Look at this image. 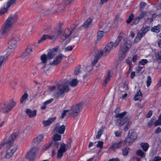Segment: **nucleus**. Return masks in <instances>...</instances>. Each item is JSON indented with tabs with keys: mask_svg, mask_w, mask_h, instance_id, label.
<instances>
[{
	"mask_svg": "<svg viewBox=\"0 0 161 161\" xmlns=\"http://www.w3.org/2000/svg\"><path fill=\"white\" fill-rule=\"evenodd\" d=\"M19 134V132L18 131L12 134L11 135L10 139L7 141H5L6 140V139H4V142H2L0 145V149L2 147L4 146L5 145H7V152L5 156L6 158L9 159L10 158L16 151L17 147L14 145H12V144Z\"/></svg>",
	"mask_w": 161,
	"mask_h": 161,
	"instance_id": "f257e3e1",
	"label": "nucleus"
},
{
	"mask_svg": "<svg viewBox=\"0 0 161 161\" xmlns=\"http://www.w3.org/2000/svg\"><path fill=\"white\" fill-rule=\"evenodd\" d=\"M120 110V108H118L115 110V113L116 114L115 117L118 118L115 120V124L116 125L120 127L126 123L124 130L125 131H126L130 127L132 122L128 117H124L126 114V112L118 114Z\"/></svg>",
	"mask_w": 161,
	"mask_h": 161,
	"instance_id": "f03ea898",
	"label": "nucleus"
},
{
	"mask_svg": "<svg viewBox=\"0 0 161 161\" xmlns=\"http://www.w3.org/2000/svg\"><path fill=\"white\" fill-rule=\"evenodd\" d=\"M69 82L65 80L62 83L57 84V88L54 86H50L49 90L51 92L55 90L53 96L58 99L60 97H63L65 93L68 92L69 90Z\"/></svg>",
	"mask_w": 161,
	"mask_h": 161,
	"instance_id": "7ed1b4c3",
	"label": "nucleus"
},
{
	"mask_svg": "<svg viewBox=\"0 0 161 161\" xmlns=\"http://www.w3.org/2000/svg\"><path fill=\"white\" fill-rule=\"evenodd\" d=\"M17 20V16L16 14H14L10 16L2 26L0 31V34L4 35L8 32L11 29Z\"/></svg>",
	"mask_w": 161,
	"mask_h": 161,
	"instance_id": "20e7f679",
	"label": "nucleus"
},
{
	"mask_svg": "<svg viewBox=\"0 0 161 161\" xmlns=\"http://www.w3.org/2000/svg\"><path fill=\"white\" fill-rule=\"evenodd\" d=\"M113 44V42H110L105 46L103 50L100 51L97 54L93 62H94V64L96 63L101 57L105 56L108 53L112 48Z\"/></svg>",
	"mask_w": 161,
	"mask_h": 161,
	"instance_id": "39448f33",
	"label": "nucleus"
},
{
	"mask_svg": "<svg viewBox=\"0 0 161 161\" xmlns=\"http://www.w3.org/2000/svg\"><path fill=\"white\" fill-rule=\"evenodd\" d=\"M39 148L37 147L34 146L30 150L26 155V157L29 161H33L36 158L37 153L39 151Z\"/></svg>",
	"mask_w": 161,
	"mask_h": 161,
	"instance_id": "423d86ee",
	"label": "nucleus"
},
{
	"mask_svg": "<svg viewBox=\"0 0 161 161\" xmlns=\"http://www.w3.org/2000/svg\"><path fill=\"white\" fill-rule=\"evenodd\" d=\"M132 42L129 40H127L122 44L120 46V51L124 54L127 53V51L131 47Z\"/></svg>",
	"mask_w": 161,
	"mask_h": 161,
	"instance_id": "0eeeda50",
	"label": "nucleus"
},
{
	"mask_svg": "<svg viewBox=\"0 0 161 161\" xmlns=\"http://www.w3.org/2000/svg\"><path fill=\"white\" fill-rule=\"evenodd\" d=\"M150 30V27L149 26L142 27L138 32L137 35L135 39V41L136 42H139Z\"/></svg>",
	"mask_w": 161,
	"mask_h": 161,
	"instance_id": "6e6552de",
	"label": "nucleus"
},
{
	"mask_svg": "<svg viewBox=\"0 0 161 161\" xmlns=\"http://www.w3.org/2000/svg\"><path fill=\"white\" fill-rule=\"evenodd\" d=\"M82 103H79L75 105L72 106L71 109L69 110V114L72 115L74 117H76L79 112L80 108L81 107Z\"/></svg>",
	"mask_w": 161,
	"mask_h": 161,
	"instance_id": "1a4fd4ad",
	"label": "nucleus"
},
{
	"mask_svg": "<svg viewBox=\"0 0 161 161\" xmlns=\"http://www.w3.org/2000/svg\"><path fill=\"white\" fill-rule=\"evenodd\" d=\"M19 40V38L17 36H15L12 38L8 42V48L11 49H14L16 46L17 42Z\"/></svg>",
	"mask_w": 161,
	"mask_h": 161,
	"instance_id": "9d476101",
	"label": "nucleus"
},
{
	"mask_svg": "<svg viewBox=\"0 0 161 161\" xmlns=\"http://www.w3.org/2000/svg\"><path fill=\"white\" fill-rule=\"evenodd\" d=\"M64 56L62 54H60L58 56L56 57L53 61L50 62L49 64L50 65H58L62 61Z\"/></svg>",
	"mask_w": 161,
	"mask_h": 161,
	"instance_id": "9b49d317",
	"label": "nucleus"
},
{
	"mask_svg": "<svg viewBox=\"0 0 161 161\" xmlns=\"http://www.w3.org/2000/svg\"><path fill=\"white\" fill-rule=\"evenodd\" d=\"M59 48V47L56 46L54 48L50 50L48 52L47 55L48 57V59H52L57 54V51Z\"/></svg>",
	"mask_w": 161,
	"mask_h": 161,
	"instance_id": "f8f14e48",
	"label": "nucleus"
},
{
	"mask_svg": "<svg viewBox=\"0 0 161 161\" xmlns=\"http://www.w3.org/2000/svg\"><path fill=\"white\" fill-rule=\"evenodd\" d=\"M44 136L42 135H39L36 137L32 141V143L36 146L38 145L43 140Z\"/></svg>",
	"mask_w": 161,
	"mask_h": 161,
	"instance_id": "ddd939ff",
	"label": "nucleus"
},
{
	"mask_svg": "<svg viewBox=\"0 0 161 161\" xmlns=\"http://www.w3.org/2000/svg\"><path fill=\"white\" fill-rule=\"evenodd\" d=\"M8 104L5 103L3 102L0 104V111H2L3 113H7L9 112L8 108Z\"/></svg>",
	"mask_w": 161,
	"mask_h": 161,
	"instance_id": "4468645a",
	"label": "nucleus"
},
{
	"mask_svg": "<svg viewBox=\"0 0 161 161\" xmlns=\"http://www.w3.org/2000/svg\"><path fill=\"white\" fill-rule=\"evenodd\" d=\"M123 33L121 32L116 40L115 42L113 43V45L114 47H116L118 45L119 43L121 41L122 39L124 37Z\"/></svg>",
	"mask_w": 161,
	"mask_h": 161,
	"instance_id": "2eb2a0df",
	"label": "nucleus"
},
{
	"mask_svg": "<svg viewBox=\"0 0 161 161\" xmlns=\"http://www.w3.org/2000/svg\"><path fill=\"white\" fill-rule=\"evenodd\" d=\"M25 112L30 118H33L35 116L36 114V110L32 111L30 109H27Z\"/></svg>",
	"mask_w": 161,
	"mask_h": 161,
	"instance_id": "dca6fc26",
	"label": "nucleus"
},
{
	"mask_svg": "<svg viewBox=\"0 0 161 161\" xmlns=\"http://www.w3.org/2000/svg\"><path fill=\"white\" fill-rule=\"evenodd\" d=\"M65 129V127L64 125L58 127V126L55 127L54 128V130L56 132L59 134H63Z\"/></svg>",
	"mask_w": 161,
	"mask_h": 161,
	"instance_id": "f3484780",
	"label": "nucleus"
},
{
	"mask_svg": "<svg viewBox=\"0 0 161 161\" xmlns=\"http://www.w3.org/2000/svg\"><path fill=\"white\" fill-rule=\"evenodd\" d=\"M147 12L146 11H143L142 12L140 15L134 19L135 22L134 23L136 24L137 23L139 22L143 18V17L146 15Z\"/></svg>",
	"mask_w": 161,
	"mask_h": 161,
	"instance_id": "a211bd4d",
	"label": "nucleus"
},
{
	"mask_svg": "<svg viewBox=\"0 0 161 161\" xmlns=\"http://www.w3.org/2000/svg\"><path fill=\"white\" fill-rule=\"evenodd\" d=\"M10 52H8L6 54L5 56H1L0 57V66H1V65L3 63H4L8 59V56L10 55Z\"/></svg>",
	"mask_w": 161,
	"mask_h": 161,
	"instance_id": "6ab92c4d",
	"label": "nucleus"
},
{
	"mask_svg": "<svg viewBox=\"0 0 161 161\" xmlns=\"http://www.w3.org/2000/svg\"><path fill=\"white\" fill-rule=\"evenodd\" d=\"M56 119V117L50 118L47 120L44 121L43 123L44 126H47L53 122Z\"/></svg>",
	"mask_w": 161,
	"mask_h": 161,
	"instance_id": "aec40b11",
	"label": "nucleus"
},
{
	"mask_svg": "<svg viewBox=\"0 0 161 161\" xmlns=\"http://www.w3.org/2000/svg\"><path fill=\"white\" fill-rule=\"evenodd\" d=\"M122 142L120 141L118 143L113 144L110 147V148L113 150H115L117 148H119L122 147Z\"/></svg>",
	"mask_w": 161,
	"mask_h": 161,
	"instance_id": "412c9836",
	"label": "nucleus"
},
{
	"mask_svg": "<svg viewBox=\"0 0 161 161\" xmlns=\"http://www.w3.org/2000/svg\"><path fill=\"white\" fill-rule=\"evenodd\" d=\"M32 50V48L30 46H28L26 49L25 52H24L22 55L21 57L22 58H24L25 57L30 54L33 51Z\"/></svg>",
	"mask_w": 161,
	"mask_h": 161,
	"instance_id": "4be33fe9",
	"label": "nucleus"
},
{
	"mask_svg": "<svg viewBox=\"0 0 161 161\" xmlns=\"http://www.w3.org/2000/svg\"><path fill=\"white\" fill-rule=\"evenodd\" d=\"M142 94L140 90L134 96V98L135 101L140 100V101L142 100Z\"/></svg>",
	"mask_w": 161,
	"mask_h": 161,
	"instance_id": "5701e85b",
	"label": "nucleus"
},
{
	"mask_svg": "<svg viewBox=\"0 0 161 161\" xmlns=\"http://www.w3.org/2000/svg\"><path fill=\"white\" fill-rule=\"evenodd\" d=\"M28 94L26 92L25 93L20 99V103L22 104L25 102L28 97Z\"/></svg>",
	"mask_w": 161,
	"mask_h": 161,
	"instance_id": "b1692460",
	"label": "nucleus"
},
{
	"mask_svg": "<svg viewBox=\"0 0 161 161\" xmlns=\"http://www.w3.org/2000/svg\"><path fill=\"white\" fill-rule=\"evenodd\" d=\"M8 104V108L9 111L11 110L16 105V103L13 101H11Z\"/></svg>",
	"mask_w": 161,
	"mask_h": 161,
	"instance_id": "393cba45",
	"label": "nucleus"
},
{
	"mask_svg": "<svg viewBox=\"0 0 161 161\" xmlns=\"http://www.w3.org/2000/svg\"><path fill=\"white\" fill-rule=\"evenodd\" d=\"M68 149L66 147V145L64 143H62L60 145V148L58 149L59 151H61L62 152L65 153Z\"/></svg>",
	"mask_w": 161,
	"mask_h": 161,
	"instance_id": "a878e982",
	"label": "nucleus"
},
{
	"mask_svg": "<svg viewBox=\"0 0 161 161\" xmlns=\"http://www.w3.org/2000/svg\"><path fill=\"white\" fill-rule=\"evenodd\" d=\"M140 145L145 152H146L147 151L149 147V145L147 143H141L140 144Z\"/></svg>",
	"mask_w": 161,
	"mask_h": 161,
	"instance_id": "bb28decb",
	"label": "nucleus"
},
{
	"mask_svg": "<svg viewBox=\"0 0 161 161\" xmlns=\"http://www.w3.org/2000/svg\"><path fill=\"white\" fill-rule=\"evenodd\" d=\"M161 26L160 25L155 26L151 29V31L157 33L159 32L160 31Z\"/></svg>",
	"mask_w": 161,
	"mask_h": 161,
	"instance_id": "cd10ccee",
	"label": "nucleus"
},
{
	"mask_svg": "<svg viewBox=\"0 0 161 161\" xmlns=\"http://www.w3.org/2000/svg\"><path fill=\"white\" fill-rule=\"evenodd\" d=\"M48 59V57L47 55L45 54H42L41 56V59L42 61V62L41 63V64H45L47 61V59Z\"/></svg>",
	"mask_w": 161,
	"mask_h": 161,
	"instance_id": "c85d7f7f",
	"label": "nucleus"
},
{
	"mask_svg": "<svg viewBox=\"0 0 161 161\" xmlns=\"http://www.w3.org/2000/svg\"><path fill=\"white\" fill-rule=\"evenodd\" d=\"M92 22V20L91 19H88L85 22H84L82 26L85 28L88 27L90 25Z\"/></svg>",
	"mask_w": 161,
	"mask_h": 161,
	"instance_id": "c756f323",
	"label": "nucleus"
},
{
	"mask_svg": "<svg viewBox=\"0 0 161 161\" xmlns=\"http://www.w3.org/2000/svg\"><path fill=\"white\" fill-rule=\"evenodd\" d=\"M111 77V76L110 74V73L109 72L107 76L105 78L104 80V82L103 84L104 86H105L106 85Z\"/></svg>",
	"mask_w": 161,
	"mask_h": 161,
	"instance_id": "7c9ffc66",
	"label": "nucleus"
},
{
	"mask_svg": "<svg viewBox=\"0 0 161 161\" xmlns=\"http://www.w3.org/2000/svg\"><path fill=\"white\" fill-rule=\"evenodd\" d=\"M136 153L137 155L140 156L141 158H143L146 155V153L141 149L137 150Z\"/></svg>",
	"mask_w": 161,
	"mask_h": 161,
	"instance_id": "2f4dec72",
	"label": "nucleus"
},
{
	"mask_svg": "<svg viewBox=\"0 0 161 161\" xmlns=\"http://www.w3.org/2000/svg\"><path fill=\"white\" fill-rule=\"evenodd\" d=\"M134 141L128 136L126 137V139L124 141L125 143H127L129 145L131 144Z\"/></svg>",
	"mask_w": 161,
	"mask_h": 161,
	"instance_id": "473e14b6",
	"label": "nucleus"
},
{
	"mask_svg": "<svg viewBox=\"0 0 161 161\" xmlns=\"http://www.w3.org/2000/svg\"><path fill=\"white\" fill-rule=\"evenodd\" d=\"M128 89V86L125 83H124L122 86L119 88V90L121 92H125Z\"/></svg>",
	"mask_w": 161,
	"mask_h": 161,
	"instance_id": "72a5a7b5",
	"label": "nucleus"
},
{
	"mask_svg": "<svg viewBox=\"0 0 161 161\" xmlns=\"http://www.w3.org/2000/svg\"><path fill=\"white\" fill-rule=\"evenodd\" d=\"M123 155L124 156L127 155L130 151V149L129 148L126 147L122 149Z\"/></svg>",
	"mask_w": 161,
	"mask_h": 161,
	"instance_id": "f704fd0d",
	"label": "nucleus"
},
{
	"mask_svg": "<svg viewBox=\"0 0 161 161\" xmlns=\"http://www.w3.org/2000/svg\"><path fill=\"white\" fill-rule=\"evenodd\" d=\"M130 131H129V133L128 136L131 138V139L134 141L136 138L137 135L136 133L134 132H132L131 133H130Z\"/></svg>",
	"mask_w": 161,
	"mask_h": 161,
	"instance_id": "c9c22d12",
	"label": "nucleus"
},
{
	"mask_svg": "<svg viewBox=\"0 0 161 161\" xmlns=\"http://www.w3.org/2000/svg\"><path fill=\"white\" fill-rule=\"evenodd\" d=\"M104 32L102 31H99L97 34V40H100L103 36Z\"/></svg>",
	"mask_w": 161,
	"mask_h": 161,
	"instance_id": "e433bc0d",
	"label": "nucleus"
},
{
	"mask_svg": "<svg viewBox=\"0 0 161 161\" xmlns=\"http://www.w3.org/2000/svg\"><path fill=\"white\" fill-rule=\"evenodd\" d=\"M61 136L58 134H55L53 136V141L57 142L58 141L61 140Z\"/></svg>",
	"mask_w": 161,
	"mask_h": 161,
	"instance_id": "4c0bfd02",
	"label": "nucleus"
},
{
	"mask_svg": "<svg viewBox=\"0 0 161 161\" xmlns=\"http://www.w3.org/2000/svg\"><path fill=\"white\" fill-rule=\"evenodd\" d=\"M50 144L54 148H57L59 145V143L54 141H52Z\"/></svg>",
	"mask_w": 161,
	"mask_h": 161,
	"instance_id": "58836bf2",
	"label": "nucleus"
},
{
	"mask_svg": "<svg viewBox=\"0 0 161 161\" xmlns=\"http://www.w3.org/2000/svg\"><path fill=\"white\" fill-rule=\"evenodd\" d=\"M78 82V81L76 79H73L72 81L70 82V85L71 86H75L77 84Z\"/></svg>",
	"mask_w": 161,
	"mask_h": 161,
	"instance_id": "ea45409f",
	"label": "nucleus"
},
{
	"mask_svg": "<svg viewBox=\"0 0 161 161\" xmlns=\"http://www.w3.org/2000/svg\"><path fill=\"white\" fill-rule=\"evenodd\" d=\"M9 7H7V4L6 6H4V7L2 8L0 10V13L1 14H3L6 12L8 10V9Z\"/></svg>",
	"mask_w": 161,
	"mask_h": 161,
	"instance_id": "a19ab883",
	"label": "nucleus"
},
{
	"mask_svg": "<svg viewBox=\"0 0 161 161\" xmlns=\"http://www.w3.org/2000/svg\"><path fill=\"white\" fill-rule=\"evenodd\" d=\"M49 39L48 35H44L41 38V39L38 41V43H40L42 41L45 40L47 39Z\"/></svg>",
	"mask_w": 161,
	"mask_h": 161,
	"instance_id": "79ce46f5",
	"label": "nucleus"
},
{
	"mask_svg": "<svg viewBox=\"0 0 161 161\" xmlns=\"http://www.w3.org/2000/svg\"><path fill=\"white\" fill-rule=\"evenodd\" d=\"M17 0H8L7 3V7H9L12 4L15 3Z\"/></svg>",
	"mask_w": 161,
	"mask_h": 161,
	"instance_id": "37998d69",
	"label": "nucleus"
},
{
	"mask_svg": "<svg viewBox=\"0 0 161 161\" xmlns=\"http://www.w3.org/2000/svg\"><path fill=\"white\" fill-rule=\"evenodd\" d=\"M80 65L78 67L76 68L75 71V74L76 75H78L80 72H82V70H80Z\"/></svg>",
	"mask_w": 161,
	"mask_h": 161,
	"instance_id": "c03bdc74",
	"label": "nucleus"
},
{
	"mask_svg": "<svg viewBox=\"0 0 161 161\" xmlns=\"http://www.w3.org/2000/svg\"><path fill=\"white\" fill-rule=\"evenodd\" d=\"M70 35L67 34L65 33H63L61 35V38L63 40H65L67 38L69 37Z\"/></svg>",
	"mask_w": 161,
	"mask_h": 161,
	"instance_id": "a18cd8bd",
	"label": "nucleus"
},
{
	"mask_svg": "<svg viewBox=\"0 0 161 161\" xmlns=\"http://www.w3.org/2000/svg\"><path fill=\"white\" fill-rule=\"evenodd\" d=\"M134 17V15L132 14L130 15L129 17V19L126 21V22L128 24H129L130 23V22L133 19Z\"/></svg>",
	"mask_w": 161,
	"mask_h": 161,
	"instance_id": "49530a36",
	"label": "nucleus"
},
{
	"mask_svg": "<svg viewBox=\"0 0 161 161\" xmlns=\"http://www.w3.org/2000/svg\"><path fill=\"white\" fill-rule=\"evenodd\" d=\"M151 77L148 76L147 78V86L148 87L150 86L151 84V83L152 82Z\"/></svg>",
	"mask_w": 161,
	"mask_h": 161,
	"instance_id": "de8ad7c7",
	"label": "nucleus"
},
{
	"mask_svg": "<svg viewBox=\"0 0 161 161\" xmlns=\"http://www.w3.org/2000/svg\"><path fill=\"white\" fill-rule=\"evenodd\" d=\"M51 145V144H50V143H47L44 145L42 147V149L43 150L46 151L47 150Z\"/></svg>",
	"mask_w": 161,
	"mask_h": 161,
	"instance_id": "09e8293b",
	"label": "nucleus"
},
{
	"mask_svg": "<svg viewBox=\"0 0 161 161\" xmlns=\"http://www.w3.org/2000/svg\"><path fill=\"white\" fill-rule=\"evenodd\" d=\"M64 153L62 152L61 151H59V150H58V153H57V158H62L63 156V154Z\"/></svg>",
	"mask_w": 161,
	"mask_h": 161,
	"instance_id": "8fccbe9b",
	"label": "nucleus"
},
{
	"mask_svg": "<svg viewBox=\"0 0 161 161\" xmlns=\"http://www.w3.org/2000/svg\"><path fill=\"white\" fill-rule=\"evenodd\" d=\"M147 62L146 59H142L139 62V63L141 65H144Z\"/></svg>",
	"mask_w": 161,
	"mask_h": 161,
	"instance_id": "3c124183",
	"label": "nucleus"
},
{
	"mask_svg": "<svg viewBox=\"0 0 161 161\" xmlns=\"http://www.w3.org/2000/svg\"><path fill=\"white\" fill-rule=\"evenodd\" d=\"M69 112V110H64L62 112L61 116L60 117V118L61 119H63L64 118L66 113L67 112Z\"/></svg>",
	"mask_w": 161,
	"mask_h": 161,
	"instance_id": "603ef678",
	"label": "nucleus"
},
{
	"mask_svg": "<svg viewBox=\"0 0 161 161\" xmlns=\"http://www.w3.org/2000/svg\"><path fill=\"white\" fill-rule=\"evenodd\" d=\"M103 142L102 141H98L97 145V147L102 148L103 147Z\"/></svg>",
	"mask_w": 161,
	"mask_h": 161,
	"instance_id": "864d4df0",
	"label": "nucleus"
},
{
	"mask_svg": "<svg viewBox=\"0 0 161 161\" xmlns=\"http://www.w3.org/2000/svg\"><path fill=\"white\" fill-rule=\"evenodd\" d=\"M147 5V3H145L142 2L140 3V8L142 10L144 8V7Z\"/></svg>",
	"mask_w": 161,
	"mask_h": 161,
	"instance_id": "5fc2aeb1",
	"label": "nucleus"
},
{
	"mask_svg": "<svg viewBox=\"0 0 161 161\" xmlns=\"http://www.w3.org/2000/svg\"><path fill=\"white\" fill-rule=\"evenodd\" d=\"M42 69H44V71H47L49 70L50 67L48 65L44 64L43 66L42 67Z\"/></svg>",
	"mask_w": 161,
	"mask_h": 161,
	"instance_id": "6e6d98bb",
	"label": "nucleus"
},
{
	"mask_svg": "<svg viewBox=\"0 0 161 161\" xmlns=\"http://www.w3.org/2000/svg\"><path fill=\"white\" fill-rule=\"evenodd\" d=\"M153 119H151L148 122L147 126L149 127H151L152 126L153 123Z\"/></svg>",
	"mask_w": 161,
	"mask_h": 161,
	"instance_id": "4d7b16f0",
	"label": "nucleus"
},
{
	"mask_svg": "<svg viewBox=\"0 0 161 161\" xmlns=\"http://www.w3.org/2000/svg\"><path fill=\"white\" fill-rule=\"evenodd\" d=\"M161 160V157L160 156L155 157L152 160V161H160Z\"/></svg>",
	"mask_w": 161,
	"mask_h": 161,
	"instance_id": "13d9d810",
	"label": "nucleus"
},
{
	"mask_svg": "<svg viewBox=\"0 0 161 161\" xmlns=\"http://www.w3.org/2000/svg\"><path fill=\"white\" fill-rule=\"evenodd\" d=\"M71 140L69 139L68 142L67 143L66 145V147L68 148H70L71 147Z\"/></svg>",
	"mask_w": 161,
	"mask_h": 161,
	"instance_id": "bf43d9fd",
	"label": "nucleus"
},
{
	"mask_svg": "<svg viewBox=\"0 0 161 161\" xmlns=\"http://www.w3.org/2000/svg\"><path fill=\"white\" fill-rule=\"evenodd\" d=\"M153 16H152L151 17L148 18L146 21L148 23H150L153 21Z\"/></svg>",
	"mask_w": 161,
	"mask_h": 161,
	"instance_id": "052dcab7",
	"label": "nucleus"
},
{
	"mask_svg": "<svg viewBox=\"0 0 161 161\" xmlns=\"http://www.w3.org/2000/svg\"><path fill=\"white\" fill-rule=\"evenodd\" d=\"M105 128V127L104 126H102L101 127H100V129L99 130L98 132H99L102 134L103 132L104 129Z\"/></svg>",
	"mask_w": 161,
	"mask_h": 161,
	"instance_id": "680f3d73",
	"label": "nucleus"
},
{
	"mask_svg": "<svg viewBox=\"0 0 161 161\" xmlns=\"http://www.w3.org/2000/svg\"><path fill=\"white\" fill-rule=\"evenodd\" d=\"M115 20L117 22H120L122 20V19L119 15H117L115 18Z\"/></svg>",
	"mask_w": 161,
	"mask_h": 161,
	"instance_id": "e2e57ef3",
	"label": "nucleus"
},
{
	"mask_svg": "<svg viewBox=\"0 0 161 161\" xmlns=\"http://www.w3.org/2000/svg\"><path fill=\"white\" fill-rule=\"evenodd\" d=\"M73 49L72 47L71 46H68L64 49L65 51H71Z\"/></svg>",
	"mask_w": 161,
	"mask_h": 161,
	"instance_id": "0e129e2a",
	"label": "nucleus"
},
{
	"mask_svg": "<svg viewBox=\"0 0 161 161\" xmlns=\"http://www.w3.org/2000/svg\"><path fill=\"white\" fill-rule=\"evenodd\" d=\"M49 39L54 40H55L56 39V36H54L53 35H49Z\"/></svg>",
	"mask_w": 161,
	"mask_h": 161,
	"instance_id": "69168bd1",
	"label": "nucleus"
},
{
	"mask_svg": "<svg viewBox=\"0 0 161 161\" xmlns=\"http://www.w3.org/2000/svg\"><path fill=\"white\" fill-rule=\"evenodd\" d=\"M138 58V56L137 55H134L132 58L133 62L134 63L136 62Z\"/></svg>",
	"mask_w": 161,
	"mask_h": 161,
	"instance_id": "338daca9",
	"label": "nucleus"
},
{
	"mask_svg": "<svg viewBox=\"0 0 161 161\" xmlns=\"http://www.w3.org/2000/svg\"><path fill=\"white\" fill-rule=\"evenodd\" d=\"M114 134L116 136H121V132L118 131H115L114 132Z\"/></svg>",
	"mask_w": 161,
	"mask_h": 161,
	"instance_id": "774afa93",
	"label": "nucleus"
}]
</instances>
